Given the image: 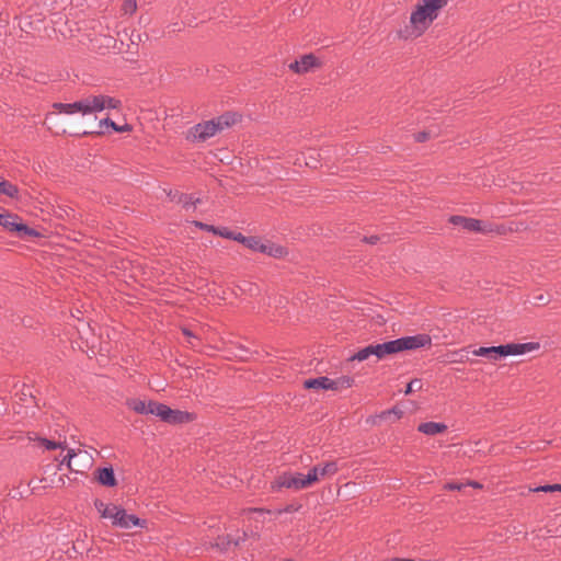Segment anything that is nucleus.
Returning a JSON list of instances; mask_svg holds the SVG:
<instances>
[{
    "instance_id": "f257e3e1",
    "label": "nucleus",
    "mask_w": 561,
    "mask_h": 561,
    "mask_svg": "<svg viewBox=\"0 0 561 561\" xmlns=\"http://www.w3.org/2000/svg\"><path fill=\"white\" fill-rule=\"evenodd\" d=\"M450 0H420L410 15V23L416 35H421L437 19L439 11Z\"/></svg>"
},
{
    "instance_id": "f03ea898",
    "label": "nucleus",
    "mask_w": 561,
    "mask_h": 561,
    "mask_svg": "<svg viewBox=\"0 0 561 561\" xmlns=\"http://www.w3.org/2000/svg\"><path fill=\"white\" fill-rule=\"evenodd\" d=\"M238 121V116L234 113H226L210 121H206L196 124L192 128V136L196 140L204 141L210 137H214L219 131L227 127H230Z\"/></svg>"
},
{
    "instance_id": "7ed1b4c3",
    "label": "nucleus",
    "mask_w": 561,
    "mask_h": 561,
    "mask_svg": "<svg viewBox=\"0 0 561 561\" xmlns=\"http://www.w3.org/2000/svg\"><path fill=\"white\" fill-rule=\"evenodd\" d=\"M448 221L453 226L460 227L465 231L479 233H488L492 231L491 225L488 221H483L476 218L454 215L449 217Z\"/></svg>"
},
{
    "instance_id": "20e7f679",
    "label": "nucleus",
    "mask_w": 561,
    "mask_h": 561,
    "mask_svg": "<svg viewBox=\"0 0 561 561\" xmlns=\"http://www.w3.org/2000/svg\"><path fill=\"white\" fill-rule=\"evenodd\" d=\"M399 352L412 351L432 345V337L428 334L422 333L416 335H409L396 339Z\"/></svg>"
},
{
    "instance_id": "39448f33",
    "label": "nucleus",
    "mask_w": 561,
    "mask_h": 561,
    "mask_svg": "<svg viewBox=\"0 0 561 561\" xmlns=\"http://www.w3.org/2000/svg\"><path fill=\"white\" fill-rule=\"evenodd\" d=\"M54 107L62 114L72 115L76 113H81L82 115H90L91 113V102L90 96L83 98L73 103H55Z\"/></svg>"
},
{
    "instance_id": "423d86ee",
    "label": "nucleus",
    "mask_w": 561,
    "mask_h": 561,
    "mask_svg": "<svg viewBox=\"0 0 561 561\" xmlns=\"http://www.w3.org/2000/svg\"><path fill=\"white\" fill-rule=\"evenodd\" d=\"M91 113L102 112L104 110H115L121 106V101L104 94L90 95Z\"/></svg>"
},
{
    "instance_id": "0eeeda50",
    "label": "nucleus",
    "mask_w": 561,
    "mask_h": 561,
    "mask_svg": "<svg viewBox=\"0 0 561 561\" xmlns=\"http://www.w3.org/2000/svg\"><path fill=\"white\" fill-rule=\"evenodd\" d=\"M216 231L218 236H221L228 240H233L242 243L243 245H265L261 242L257 237H244L240 232L231 231L228 228H218L216 227Z\"/></svg>"
},
{
    "instance_id": "6e6552de",
    "label": "nucleus",
    "mask_w": 561,
    "mask_h": 561,
    "mask_svg": "<svg viewBox=\"0 0 561 561\" xmlns=\"http://www.w3.org/2000/svg\"><path fill=\"white\" fill-rule=\"evenodd\" d=\"M144 524L145 520H141L135 515L127 514L126 511L122 507H118V511L115 512L114 525L119 526L121 528L128 529L133 526L142 527Z\"/></svg>"
},
{
    "instance_id": "1a4fd4ad",
    "label": "nucleus",
    "mask_w": 561,
    "mask_h": 561,
    "mask_svg": "<svg viewBox=\"0 0 561 561\" xmlns=\"http://www.w3.org/2000/svg\"><path fill=\"white\" fill-rule=\"evenodd\" d=\"M506 345L499 346H481L472 351L474 356H483L491 360H497L502 357H506Z\"/></svg>"
},
{
    "instance_id": "9d476101",
    "label": "nucleus",
    "mask_w": 561,
    "mask_h": 561,
    "mask_svg": "<svg viewBox=\"0 0 561 561\" xmlns=\"http://www.w3.org/2000/svg\"><path fill=\"white\" fill-rule=\"evenodd\" d=\"M305 388L307 389H324V390H337L339 381H334L328 377H318L312 379H307L304 382Z\"/></svg>"
},
{
    "instance_id": "9b49d317",
    "label": "nucleus",
    "mask_w": 561,
    "mask_h": 561,
    "mask_svg": "<svg viewBox=\"0 0 561 561\" xmlns=\"http://www.w3.org/2000/svg\"><path fill=\"white\" fill-rule=\"evenodd\" d=\"M506 345V356L510 355H524L526 353H530L539 350L540 345L537 342H527V343H510Z\"/></svg>"
},
{
    "instance_id": "f8f14e48",
    "label": "nucleus",
    "mask_w": 561,
    "mask_h": 561,
    "mask_svg": "<svg viewBox=\"0 0 561 561\" xmlns=\"http://www.w3.org/2000/svg\"><path fill=\"white\" fill-rule=\"evenodd\" d=\"M317 60L316 57L311 54L304 55L299 60H295L289 65V69L294 70L297 73L308 72L310 69L316 67Z\"/></svg>"
},
{
    "instance_id": "ddd939ff",
    "label": "nucleus",
    "mask_w": 561,
    "mask_h": 561,
    "mask_svg": "<svg viewBox=\"0 0 561 561\" xmlns=\"http://www.w3.org/2000/svg\"><path fill=\"white\" fill-rule=\"evenodd\" d=\"M151 401L152 400H149L148 402H146V401L137 399V398H130V399L126 400V405L130 410H133L134 412H136L138 414L147 415L152 412Z\"/></svg>"
},
{
    "instance_id": "4468645a",
    "label": "nucleus",
    "mask_w": 561,
    "mask_h": 561,
    "mask_svg": "<svg viewBox=\"0 0 561 561\" xmlns=\"http://www.w3.org/2000/svg\"><path fill=\"white\" fill-rule=\"evenodd\" d=\"M399 353L398 344L396 340H391L385 343L375 344V356L378 359H382L386 355Z\"/></svg>"
},
{
    "instance_id": "2eb2a0df",
    "label": "nucleus",
    "mask_w": 561,
    "mask_h": 561,
    "mask_svg": "<svg viewBox=\"0 0 561 561\" xmlns=\"http://www.w3.org/2000/svg\"><path fill=\"white\" fill-rule=\"evenodd\" d=\"M417 430L419 432L425 435L434 436L436 434L445 432L447 430V425L438 422H425L421 423Z\"/></svg>"
},
{
    "instance_id": "dca6fc26",
    "label": "nucleus",
    "mask_w": 561,
    "mask_h": 561,
    "mask_svg": "<svg viewBox=\"0 0 561 561\" xmlns=\"http://www.w3.org/2000/svg\"><path fill=\"white\" fill-rule=\"evenodd\" d=\"M80 457L85 458L87 460L89 459V456L85 451H81V450L76 451L75 449H69L67 455L60 461L59 469H61V467L64 465H66L70 470L79 472L80 469L75 468V466H73V459L80 458Z\"/></svg>"
},
{
    "instance_id": "f3484780",
    "label": "nucleus",
    "mask_w": 561,
    "mask_h": 561,
    "mask_svg": "<svg viewBox=\"0 0 561 561\" xmlns=\"http://www.w3.org/2000/svg\"><path fill=\"white\" fill-rule=\"evenodd\" d=\"M96 479L102 485H105V486L116 485L114 470L111 467H104V468L99 469Z\"/></svg>"
},
{
    "instance_id": "a211bd4d",
    "label": "nucleus",
    "mask_w": 561,
    "mask_h": 561,
    "mask_svg": "<svg viewBox=\"0 0 561 561\" xmlns=\"http://www.w3.org/2000/svg\"><path fill=\"white\" fill-rule=\"evenodd\" d=\"M294 486H295V479H294V474H291V473H284V474L279 476L272 483V489L274 491H278L282 488H287V489H293L294 490Z\"/></svg>"
},
{
    "instance_id": "6ab92c4d",
    "label": "nucleus",
    "mask_w": 561,
    "mask_h": 561,
    "mask_svg": "<svg viewBox=\"0 0 561 561\" xmlns=\"http://www.w3.org/2000/svg\"><path fill=\"white\" fill-rule=\"evenodd\" d=\"M192 420L193 415L191 413L171 409V414L165 422L170 424H183Z\"/></svg>"
},
{
    "instance_id": "aec40b11",
    "label": "nucleus",
    "mask_w": 561,
    "mask_h": 561,
    "mask_svg": "<svg viewBox=\"0 0 561 561\" xmlns=\"http://www.w3.org/2000/svg\"><path fill=\"white\" fill-rule=\"evenodd\" d=\"M151 409L152 412L150 414H153L158 416L161 421L165 422L168 420V416L171 414V408L167 404L159 403L156 401H151Z\"/></svg>"
},
{
    "instance_id": "412c9836",
    "label": "nucleus",
    "mask_w": 561,
    "mask_h": 561,
    "mask_svg": "<svg viewBox=\"0 0 561 561\" xmlns=\"http://www.w3.org/2000/svg\"><path fill=\"white\" fill-rule=\"evenodd\" d=\"M12 232H16L20 238L25 239V240H28L30 237H38L39 236V233L36 230H34L33 228H30L28 226L23 224L20 219H19L16 226H14V229Z\"/></svg>"
},
{
    "instance_id": "4be33fe9",
    "label": "nucleus",
    "mask_w": 561,
    "mask_h": 561,
    "mask_svg": "<svg viewBox=\"0 0 561 561\" xmlns=\"http://www.w3.org/2000/svg\"><path fill=\"white\" fill-rule=\"evenodd\" d=\"M240 537H234L232 535H225L217 538L216 547L220 550H227L230 546L237 547L240 542Z\"/></svg>"
},
{
    "instance_id": "5701e85b",
    "label": "nucleus",
    "mask_w": 561,
    "mask_h": 561,
    "mask_svg": "<svg viewBox=\"0 0 561 561\" xmlns=\"http://www.w3.org/2000/svg\"><path fill=\"white\" fill-rule=\"evenodd\" d=\"M18 221L19 217L16 215L10 213L0 214V226L7 228L9 231H13Z\"/></svg>"
},
{
    "instance_id": "b1692460",
    "label": "nucleus",
    "mask_w": 561,
    "mask_h": 561,
    "mask_svg": "<svg viewBox=\"0 0 561 561\" xmlns=\"http://www.w3.org/2000/svg\"><path fill=\"white\" fill-rule=\"evenodd\" d=\"M0 194L14 198L19 195V188L8 181H0Z\"/></svg>"
},
{
    "instance_id": "393cba45",
    "label": "nucleus",
    "mask_w": 561,
    "mask_h": 561,
    "mask_svg": "<svg viewBox=\"0 0 561 561\" xmlns=\"http://www.w3.org/2000/svg\"><path fill=\"white\" fill-rule=\"evenodd\" d=\"M371 355L375 356V344H370L362 350H359L356 354H354L351 359L363 362L369 358Z\"/></svg>"
},
{
    "instance_id": "a878e982",
    "label": "nucleus",
    "mask_w": 561,
    "mask_h": 561,
    "mask_svg": "<svg viewBox=\"0 0 561 561\" xmlns=\"http://www.w3.org/2000/svg\"><path fill=\"white\" fill-rule=\"evenodd\" d=\"M201 203V199L199 198H195L193 195H188V194H182V195H179V204H182V206L185 208V209H195L196 205Z\"/></svg>"
},
{
    "instance_id": "bb28decb",
    "label": "nucleus",
    "mask_w": 561,
    "mask_h": 561,
    "mask_svg": "<svg viewBox=\"0 0 561 561\" xmlns=\"http://www.w3.org/2000/svg\"><path fill=\"white\" fill-rule=\"evenodd\" d=\"M273 257H283L287 254V248H252Z\"/></svg>"
},
{
    "instance_id": "cd10ccee",
    "label": "nucleus",
    "mask_w": 561,
    "mask_h": 561,
    "mask_svg": "<svg viewBox=\"0 0 561 561\" xmlns=\"http://www.w3.org/2000/svg\"><path fill=\"white\" fill-rule=\"evenodd\" d=\"M320 468L319 476L327 477V476H333L337 472L339 467L335 461H329L325 462L323 466H318Z\"/></svg>"
},
{
    "instance_id": "c85d7f7f",
    "label": "nucleus",
    "mask_w": 561,
    "mask_h": 561,
    "mask_svg": "<svg viewBox=\"0 0 561 561\" xmlns=\"http://www.w3.org/2000/svg\"><path fill=\"white\" fill-rule=\"evenodd\" d=\"M103 125L111 127L115 131H127V130L130 129L128 124H125L123 126H118V125L115 124V122H113L108 117H106V118H104V119H102L100 122V126L102 127Z\"/></svg>"
},
{
    "instance_id": "c756f323",
    "label": "nucleus",
    "mask_w": 561,
    "mask_h": 561,
    "mask_svg": "<svg viewBox=\"0 0 561 561\" xmlns=\"http://www.w3.org/2000/svg\"><path fill=\"white\" fill-rule=\"evenodd\" d=\"M319 470H320V468L318 466H316V467L311 468L306 476H304L305 481L307 482L308 486H310L312 483H314L316 481H318L320 479Z\"/></svg>"
},
{
    "instance_id": "7c9ffc66",
    "label": "nucleus",
    "mask_w": 561,
    "mask_h": 561,
    "mask_svg": "<svg viewBox=\"0 0 561 561\" xmlns=\"http://www.w3.org/2000/svg\"><path fill=\"white\" fill-rule=\"evenodd\" d=\"M118 507L119 506L113 505V504L104 506V508L102 511V517L110 518L114 523V520H115V512L118 511Z\"/></svg>"
},
{
    "instance_id": "2f4dec72",
    "label": "nucleus",
    "mask_w": 561,
    "mask_h": 561,
    "mask_svg": "<svg viewBox=\"0 0 561 561\" xmlns=\"http://www.w3.org/2000/svg\"><path fill=\"white\" fill-rule=\"evenodd\" d=\"M137 10L136 0H125L122 5V11L124 14H133Z\"/></svg>"
},
{
    "instance_id": "473e14b6",
    "label": "nucleus",
    "mask_w": 561,
    "mask_h": 561,
    "mask_svg": "<svg viewBox=\"0 0 561 561\" xmlns=\"http://www.w3.org/2000/svg\"><path fill=\"white\" fill-rule=\"evenodd\" d=\"M535 492H561V484H545L534 489Z\"/></svg>"
},
{
    "instance_id": "72a5a7b5",
    "label": "nucleus",
    "mask_w": 561,
    "mask_h": 561,
    "mask_svg": "<svg viewBox=\"0 0 561 561\" xmlns=\"http://www.w3.org/2000/svg\"><path fill=\"white\" fill-rule=\"evenodd\" d=\"M182 332L188 339V344L192 347H196L198 345L197 344V342H198L197 335H195L188 328H183Z\"/></svg>"
},
{
    "instance_id": "f704fd0d",
    "label": "nucleus",
    "mask_w": 561,
    "mask_h": 561,
    "mask_svg": "<svg viewBox=\"0 0 561 561\" xmlns=\"http://www.w3.org/2000/svg\"><path fill=\"white\" fill-rule=\"evenodd\" d=\"M294 479H295L294 490H302V489L308 488L302 473H295Z\"/></svg>"
},
{
    "instance_id": "c9c22d12",
    "label": "nucleus",
    "mask_w": 561,
    "mask_h": 561,
    "mask_svg": "<svg viewBox=\"0 0 561 561\" xmlns=\"http://www.w3.org/2000/svg\"><path fill=\"white\" fill-rule=\"evenodd\" d=\"M422 389V381L420 379H413L411 380L408 386H407V389L404 391L405 394H410L412 393L413 391H416V390H421Z\"/></svg>"
},
{
    "instance_id": "e433bc0d",
    "label": "nucleus",
    "mask_w": 561,
    "mask_h": 561,
    "mask_svg": "<svg viewBox=\"0 0 561 561\" xmlns=\"http://www.w3.org/2000/svg\"><path fill=\"white\" fill-rule=\"evenodd\" d=\"M42 443L49 450L57 449V448H64L61 443H55V442L46 439V438L42 439Z\"/></svg>"
},
{
    "instance_id": "4c0bfd02",
    "label": "nucleus",
    "mask_w": 561,
    "mask_h": 561,
    "mask_svg": "<svg viewBox=\"0 0 561 561\" xmlns=\"http://www.w3.org/2000/svg\"><path fill=\"white\" fill-rule=\"evenodd\" d=\"M193 225L198 227L199 229H203V230H206V231H209V232H213V233H217L215 226L207 225V224H204V222H201V221H193Z\"/></svg>"
},
{
    "instance_id": "58836bf2",
    "label": "nucleus",
    "mask_w": 561,
    "mask_h": 561,
    "mask_svg": "<svg viewBox=\"0 0 561 561\" xmlns=\"http://www.w3.org/2000/svg\"><path fill=\"white\" fill-rule=\"evenodd\" d=\"M334 381H339V388L340 387H351L352 383H353V379L350 378V377H343V378H340V379H335Z\"/></svg>"
},
{
    "instance_id": "ea45409f",
    "label": "nucleus",
    "mask_w": 561,
    "mask_h": 561,
    "mask_svg": "<svg viewBox=\"0 0 561 561\" xmlns=\"http://www.w3.org/2000/svg\"><path fill=\"white\" fill-rule=\"evenodd\" d=\"M164 192L167 193V196L170 198V201L172 202H176L179 203V195H182L183 193H180L178 191H172V190H164Z\"/></svg>"
},
{
    "instance_id": "a19ab883",
    "label": "nucleus",
    "mask_w": 561,
    "mask_h": 561,
    "mask_svg": "<svg viewBox=\"0 0 561 561\" xmlns=\"http://www.w3.org/2000/svg\"><path fill=\"white\" fill-rule=\"evenodd\" d=\"M428 137H430V135L426 131H420V133L414 135V139L417 142H423V141L427 140Z\"/></svg>"
},
{
    "instance_id": "79ce46f5",
    "label": "nucleus",
    "mask_w": 561,
    "mask_h": 561,
    "mask_svg": "<svg viewBox=\"0 0 561 561\" xmlns=\"http://www.w3.org/2000/svg\"><path fill=\"white\" fill-rule=\"evenodd\" d=\"M379 240L378 236L376 234H371L369 237L367 236H364L360 241H364V242H367V243H370V244H375L377 241Z\"/></svg>"
},
{
    "instance_id": "37998d69",
    "label": "nucleus",
    "mask_w": 561,
    "mask_h": 561,
    "mask_svg": "<svg viewBox=\"0 0 561 561\" xmlns=\"http://www.w3.org/2000/svg\"><path fill=\"white\" fill-rule=\"evenodd\" d=\"M463 486H465V484L454 483V482L446 484V489H448V490H458V491H460Z\"/></svg>"
},
{
    "instance_id": "c03bdc74",
    "label": "nucleus",
    "mask_w": 561,
    "mask_h": 561,
    "mask_svg": "<svg viewBox=\"0 0 561 561\" xmlns=\"http://www.w3.org/2000/svg\"><path fill=\"white\" fill-rule=\"evenodd\" d=\"M534 299L536 300V302L538 304H547L548 302V299L545 297V295L540 294L538 296H535Z\"/></svg>"
},
{
    "instance_id": "a18cd8bd",
    "label": "nucleus",
    "mask_w": 561,
    "mask_h": 561,
    "mask_svg": "<svg viewBox=\"0 0 561 561\" xmlns=\"http://www.w3.org/2000/svg\"><path fill=\"white\" fill-rule=\"evenodd\" d=\"M104 506H106V504H104L103 502H101V501L95 502V507L98 508V511L101 514H102V511H103Z\"/></svg>"
},
{
    "instance_id": "49530a36",
    "label": "nucleus",
    "mask_w": 561,
    "mask_h": 561,
    "mask_svg": "<svg viewBox=\"0 0 561 561\" xmlns=\"http://www.w3.org/2000/svg\"><path fill=\"white\" fill-rule=\"evenodd\" d=\"M391 413H394V414H397L398 416H401L402 411L397 410L396 408H393V409L388 410V411L386 412V414H391Z\"/></svg>"
},
{
    "instance_id": "de8ad7c7",
    "label": "nucleus",
    "mask_w": 561,
    "mask_h": 561,
    "mask_svg": "<svg viewBox=\"0 0 561 561\" xmlns=\"http://www.w3.org/2000/svg\"><path fill=\"white\" fill-rule=\"evenodd\" d=\"M296 511V508L294 507V505H288L286 506L282 512L284 513H290V512H294Z\"/></svg>"
},
{
    "instance_id": "09e8293b",
    "label": "nucleus",
    "mask_w": 561,
    "mask_h": 561,
    "mask_svg": "<svg viewBox=\"0 0 561 561\" xmlns=\"http://www.w3.org/2000/svg\"><path fill=\"white\" fill-rule=\"evenodd\" d=\"M469 485L473 488H480V484L478 482H470Z\"/></svg>"
},
{
    "instance_id": "8fccbe9b",
    "label": "nucleus",
    "mask_w": 561,
    "mask_h": 561,
    "mask_svg": "<svg viewBox=\"0 0 561 561\" xmlns=\"http://www.w3.org/2000/svg\"><path fill=\"white\" fill-rule=\"evenodd\" d=\"M140 39V35L138 34L137 37L134 38V35H131V42L134 43L135 41H138Z\"/></svg>"
},
{
    "instance_id": "3c124183",
    "label": "nucleus",
    "mask_w": 561,
    "mask_h": 561,
    "mask_svg": "<svg viewBox=\"0 0 561 561\" xmlns=\"http://www.w3.org/2000/svg\"><path fill=\"white\" fill-rule=\"evenodd\" d=\"M140 39V35L138 34L137 37L134 38V35H131V42L134 43L135 41H138Z\"/></svg>"
},
{
    "instance_id": "603ef678",
    "label": "nucleus",
    "mask_w": 561,
    "mask_h": 561,
    "mask_svg": "<svg viewBox=\"0 0 561 561\" xmlns=\"http://www.w3.org/2000/svg\"><path fill=\"white\" fill-rule=\"evenodd\" d=\"M140 39V35L138 34L137 37L134 38V35H131V42L134 43L135 41H138Z\"/></svg>"
},
{
    "instance_id": "864d4df0",
    "label": "nucleus",
    "mask_w": 561,
    "mask_h": 561,
    "mask_svg": "<svg viewBox=\"0 0 561 561\" xmlns=\"http://www.w3.org/2000/svg\"><path fill=\"white\" fill-rule=\"evenodd\" d=\"M393 561H414L412 559H394Z\"/></svg>"
}]
</instances>
